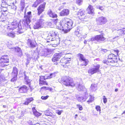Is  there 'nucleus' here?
<instances>
[{"instance_id": "nucleus-1", "label": "nucleus", "mask_w": 125, "mask_h": 125, "mask_svg": "<svg viewBox=\"0 0 125 125\" xmlns=\"http://www.w3.org/2000/svg\"><path fill=\"white\" fill-rule=\"evenodd\" d=\"M117 61L116 56L111 53L108 55V61L104 60L103 62L108 65H110L112 66H114L115 65V63H116Z\"/></svg>"}, {"instance_id": "nucleus-2", "label": "nucleus", "mask_w": 125, "mask_h": 125, "mask_svg": "<svg viewBox=\"0 0 125 125\" xmlns=\"http://www.w3.org/2000/svg\"><path fill=\"white\" fill-rule=\"evenodd\" d=\"M25 16H24L25 19L23 20L22 21V24L23 26L22 27L21 26V24H20L19 27L20 28H23L24 27H27L28 26V24L30 22V19L32 17L31 12L29 11L28 12L27 14H26V11L24 12Z\"/></svg>"}, {"instance_id": "nucleus-3", "label": "nucleus", "mask_w": 125, "mask_h": 125, "mask_svg": "<svg viewBox=\"0 0 125 125\" xmlns=\"http://www.w3.org/2000/svg\"><path fill=\"white\" fill-rule=\"evenodd\" d=\"M67 23L65 24L61 23L59 25V27L60 29L62 30H70L72 28L73 24L72 21L70 19H67Z\"/></svg>"}, {"instance_id": "nucleus-4", "label": "nucleus", "mask_w": 125, "mask_h": 125, "mask_svg": "<svg viewBox=\"0 0 125 125\" xmlns=\"http://www.w3.org/2000/svg\"><path fill=\"white\" fill-rule=\"evenodd\" d=\"M52 52L51 49L41 48L40 49L38 53L41 56L49 57L51 56Z\"/></svg>"}, {"instance_id": "nucleus-5", "label": "nucleus", "mask_w": 125, "mask_h": 125, "mask_svg": "<svg viewBox=\"0 0 125 125\" xmlns=\"http://www.w3.org/2000/svg\"><path fill=\"white\" fill-rule=\"evenodd\" d=\"M106 38L102 34L97 35L91 39V40L96 43H99L104 41Z\"/></svg>"}, {"instance_id": "nucleus-6", "label": "nucleus", "mask_w": 125, "mask_h": 125, "mask_svg": "<svg viewBox=\"0 0 125 125\" xmlns=\"http://www.w3.org/2000/svg\"><path fill=\"white\" fill-rule=\"evenodd\" d=\"M9 62V59L7 55L1 56L0 58V66L4 67L7 66Z\"/></svg>"}, {"instance_id": "nucleus-7", "label": "nucleus", "mask_w": 125, "mask_h": 125, "mask_svg": "<svg viewBox=\"0 0 125 125\" xmlns=\"http://www.w3.org/2000/svg\"><path fill=\"white\" fill-rule=\"evenodd\" d=\"M54 74L51 73L49 75H48L47 77L46 76H41L40 77L39 79V83L40 84L42 85H47V83L46 81H44V80L46 79L51 78L55 76Z\"/></svg>"}, {"instance_id": "nucleus-8", "label": "nucleus", "mask_w": 125, "mask_h": 125, "mask_svg": "<svg viewBox=\"0 0 125 125\" xmlns=\"http://www.w3.org/2000/svg\"><path fill=\"white\" fill-rule=\"evenodd\" d=\"M78 57L79 58V60L81 62L80 65L81 66H86L89 62L88 60L85 59L83 55L79 53L78 54Z\"/></svg>"}, {"instance_id": "nucleus-9", "label": "nucleus", "mask_w": 125, "mask_h": 125, "mask_svg": "<svg viewBox=\"0 0 125 125\" xmlns=\"http://www.w3.org/2000/svg\"><path fill=\"white\" fill-rule=\"evenodd\" d=\"M45 21L44 20L40 19L37 21L36 23L34 25L33 27L34 29H38L42 28L44 26Z\"/></svg>"}, {"instance_id": "nucleus-10", "label": "nucleus", "mask_w": 125, "mask_h": 125, "mask_svg": "<svg viewBox=\"0 0 125 125\" xmlns=\"http://www.w3.org/2000/svg\"><path fill=\"white\" fill-rule=\"evenodd\" d=\"M61 82L66 86H73L75 85L73 81L70 78H69L66 79L62 80Z\"/></svg>"}, {"instance_id": "nucleus-11", "label": "nucleus", "mask_w": 125, "mask_h": 125, "mask_svg": "<svg viewBox=\"0 0 125 125\" xmlns=\"http://www.w3.org/2000/svg\"><path fill=\"white\" fill-rule=\"evenodd\" d=\"M100 65L99 64L94 66L93 68H90L89 70L88 71L89 74L92 75L99 72L100 71Z\"/></svg>"}, {"instance_id": "nucleus-12", "label": "nucleus", "mask_w": 125, "mask_h": 125, "mask_svg": "<svg viewBox=\"0 0 125 125\" xmlns=\"http://www.w3.org/2000/svg\"><path fill=\"white\" fill-rule=\"evenodd\" d=\"M58 36V33L57 31H51L48 34L47 38V40L51 39L52 40L53 39H55Z\"/></svg>"}, {"instance_id": "nucleus-13", "label": "nucleus", "mask_w": 125, "mask_h": 125, "mask_svg": "<svg viewBox=\"0 0 125 125\" xmlns=\"http://www.w3.org/2000/svg\"><path fill=\"white\" fill-rule=\"evenodd\" d=\"M43 113L44 114V115H43V117H44V115H46L48 116L49 118H53L54 119H56L57 118V117L56 115H53L49 110L44 111Z\"/></svg>"}, {"instance_id": "nucleus-14", "label": "nucleus", "mask_w": 125, "mask_h": 125, "mask_svg": "<svg viewBox=\"0 0 125 125\" xmlns=\"http://www.w3.org/2000/svg\"><path fill=\"white\" fill-rule=\"evenodd\" d=\"M8 25L11 30H13L18 27V23L16 20H14L13 22L9 24Z\"/></svg>"}, {"instance_id": "nucleus-15", "label": "nucleus", "mask_w": 125, "mask_h": 125, "mask_svg": "<svg viewBox=\"0 0 125 125\" xmlns=\"http://www.w3.org/2000/svg\"><path fill=\"white\" fill-rule=\"evenodd\" d=\"M52 40L51 39L47 40V42H51V43L52 44L56 45H58L60 43V38L58 36H57V38H55V39Z\"/></svg>"}, {"instance_id": "nucleus-16", "label": "nucleus", "mask_w": 125, "mask_h": 125, "mask_svg": "<svg viewBox=\"0 0 125 125\" xmlns=\"http://www.w3.org/2000/svg\"><path fill=\"white\" fill-rule=\"evenodd\" d=\"M60 54L56 53L55 54L53 57L52 59V61L53 62L55 65H57V61L59 60L61 57Z\"/></svg>"}, {"instance_id": "nucleus-17", "label": "nucleus", "mask_w": 125, "mask_h": 125, "mask_svg": "<svg viewBox=\"0 0 125 125\" xmlns=\"http://www.w3.org/2000/svg\"><path fill=\"white\" fill-rule=\"evenodd\" d=\"M84 12L85 11L84 10H80L77 13V15L78 17H79V19L82 21H83L85 17V16Z\"/></svg>"}, {"instance_id": "nucleus-18", "label": "nucleus", "mask_w": 125, "mask_h": 125, "mask_svg": "<svg viewBox=\"0 0 125 125\" xmlns=\"http://www.w3.org/2000/svg\"><path fill=\"white\" fill-rule=\"evenodd\" d=\"M97 21L99 24L102 25L105 23L107 20L105 18L102 16L98 18L97 19Z\"/></svg>"}, {"instance_id": "nucleus-19", "label": "nucleus", "mask_w": 125, "mask_h": 125, "mask_svg": "<svg viewBox=\"0 0 125 125\" xmlns=\"http://www.w3.org/2000/svg\"><path fill=\"white\" fill-rule=\"evenodd\" d=\"M69 10L67 9H64L60 13V15L61 16H64L68 15L69 13Z\"/></svg>"}, {"instance_id": "nucleus-20", "label": "nucleus", "mask_w": 125, "mask_h": 125, "mask_svg": "<svg viewBox=\"0 0 125 125\" xmlns=\"http://www.w3.org/2000/svg\"><path fill=\"white\" fill-rule=\"evenodd\" d=\"M45 4L46 3H44L38 7L37 10L38 11V13L39 15H40L44 10Z\"/></svg>"}, {"instance_id": "nucleus-21", "label": "nucleus", "mask_w": 125, "mask_h": 125, "mask_svg": "<svg viewBox=\"0 0 125 125\" xmlns=\"http://www.w3.org/2000/svg\"><path fill=\"white\" fill-rule=\"evenodd\" d=\"M28 90V87L26 85L22 86L19 89V92L20 93H25Z\"/></svg>"}, {"instance_id": "nucleus-22", "label": "nucleus", "mask_w": 125, "mask_h": 125, "mask_svg": "<svg viewBox=\"0 0 125 125\" xmlns=\"http://www.w3.org/2000/svg\"><path fill=\"white\" fill-rule=\"evenodd\" d=\"M27 44L30 47L33 48L36 46V42L33 40L28 39L27 41Z\"/></svg>"}, {"instance_id": "nucleus-23", "label": "nucleus", "mask_w": 125, "mask_h": 125, "mask_svg": "<svg viewBox=\"0 0 125 125\" xmlns=\"http://www.w3.org/2000/svg\"><path fill=\"white\" fill-rule=\"evenodd\" d=\"M11 30L8 25H6L4 27V28L2 31V32L5 35H6Z\"/></svg>"}, {"instance_id": "nucleus-24", "label": "nucleus", "mask_w": 125, "mask_h": 125, "mask_svg": "<svg viewBox=\"0 0 125 125\" xmlns=\"http://www.w3.org/2000/svg\"><path fill=\"white\" fill-rule=\"evenodd\" d=\"M26 72H24V82L25 84L29 85L31 80L29 79L28 77L26 75Z\"/></svg>"}, {"instance_id": "nucleus-25", "label": "nucleus", "mask_w": 125, "mask_h": 125, "mask_svg": "<svg viewBox=\"0 0 125 125\" xmlns=\"http://www.w3.org/2000/svg\"><path fill=\"white\" fill-rule=\"evenodd\" d=\"M77 89L78 90L80 91H83L84 92L86 91V89L83 86V85L82 84H80L79 83H77Z\"/></svg>"}, {"instance_id": "nucleus-26", "label": "nucleus", "mask_w": 125, "mask_h": 125, "mask_svg": "<svg viewBox=\"0 0 125 125\" xmlns=\"http://www.w3.org/2000/svg\"><path fill=\"white\" fill-rule=\"evenodd\" d=\"M20 24H21V26L22 27L23 26V25L22 24V21L21 22L20 21V22H19V23H18V27L19 30L18 31V32H19L20 33H22L26 29V28H28L29 27V24H28V26L27 27H25L24 26L23 27V28H22V29L20 28L19 27Z\"/></svg>"}, {"instance_id": "nucleus-27", "label": "nucleus", "mask_w": 125, "mask_h": 125, "mask_svg": "<svg viewBox=\"0 0 125 125\" xmlns=\"http://www.w3.org/2000/svg\"><path fill=\"white\" fill-rule=\"evenodd\" d=\"M15 51L17 52V54L18 56L21 57L22 55V52L21 49L18 47L15 48Z\"/></svg>"}, {"instance_id": "nucleus-28", "label": "nucleus", "mask_w": 125, "mask_h": 125, "mask_svg": "<svg viewBox=\"0 0 125 125\" xmlns=\"http://www.w3.org/2000/svg\"><path fill=\"white\" fill-rule=\"evenodd\" d=\"M88 13L89 14H92L93 13L94 10L93 6L91 5H89L87 9Z\"/></svg>"}, {"instance_id": "nucleus-29", "label": "nucleus", "mask_w": 125, "mask_h": 125, "mask_svg": "<svg viewBox=\"0 0 125 125\" xmlns=\"http://www.w3.org/2000/svg\"><path fill=\"white\" fill-rule=\"evenodd\" d=\"M116 31L119 34L120 36H122V35L125 34V28L117 30Z\"/></svg>"}, {"instance_id": "nucleus-30", "label": "nucleus", "mask_w": 125, "mask_h": 125, "mask_svg": "<svg viewBox=\"0 0 125 125\" xmlns=\"http://www.w3.org/2000/svg\"><path fill=\"white\" fill-rule=\"evenodd\" d=\"M48 14L50 16L53 18H57V15L55 13L52 12L51 10L48 11Z\"/></svg>"}, {"instance_id": "nucleus-31", "label": "nucleus", "mask_w": 125, "mask_h": 125, "mask_svg": "<svg viewBox=\"0 0 125 125\" xmlns=\"http://www.w3.org/2000/svg\"><path fill=\"white\" fill-rule=\"evenodd\" d=\"M51 20H52L51 22H49L48 23L49 25L51 26L52 24L56 25V23L58 21V19H51Z\"/></svg>"}, {"instance_id": "nucleus-32", "label": "nucleus", "mask_w": 125, "mask_h": 125, "mask_svg": "<svg viewBox=\"0 0 125 125\" xmlns=\"http://www.w3.org/2000/svg\"><path fill=\"white\" fill-rule=\"evenodd\" d=\"M6 35L12 38L15 36V34L14 32L12 31H10Z\"/></svg>"}, {"instance_id": "nucleus-33", "label": "nucleus", "mask_w": 125, "mask_h": 125, "mask_svg": "<svg viewBox=\"0 0 125 125\" xmlns=\"http://www.w3.org/2000/svg\"><path fill=\"white\" fill-rule=\"evenodd\" d=\"M18 73L17 69L15 67H13V71L12 73V75H14L15 76H17Z\"/></svg>"}, {"instance_id": "nucleus-34", "label": "nucleus", "mask_w": 125, "mask_h": 125, "mask_svg": "<svg viewBox=\"0 0 125 125\" xmlns=\"http://www.w3.org/2000/svg\"><path fill=\"white\" fill-rule=\"evenodd\" d=\"M32 110L33 114L36 116L38 117L41 115V114L37 112L34 107L32 108Z\"/></svg>"}, {"instance_id": "nucleus-35", "label": "nucleus", "mask_w": 125, "mask_h": 125, "mask_svg": "<svg viewBox=\"0 0 125 125\" xmlns=\"http://www.w3.org/2000/svg\"><path fill=\"white\" fill-rule=\"evenodd\" d=\"M90 89L92 91H95L97 89V85L95 84H92L90 87Z\"/></svg>"}, {"instance_id": "nucleus-36", "label": "nucleus", "mask_w": 125, "mask_h": 125, "mask_svg": "<svg viewBox=\"0 0 125 125\" xmlns=\"http://www.w3.org/2000/svg\"><path fill=\"white\" fill-rule=\"evenodd\" d=\"M33 100V99L32 98H30L28 99L25 101V102L23 104L25 105H28L29 103L31 102Z\"/></svg>"}, {"instance_id": "nucleus-37", "label": "nucleus", "mask_w": 125, "mask_h": 125, "mask_svg": "<svg viewBox=\"0 0 125 125\" xmlns=\"http://www.w3.org/2000/svg\"><path fill=\"white\" fill-rule=\"evenodd\" d=\"M20 8L21 10H22L25 7V3L24 0H21V3Z\"/></svg>"}, {"instance_id": "nucleus-38", "label": "nucleus", "mask_w": 125, "mask_h": 125, "mask_svg": "<svg viewBox=\"0 0 125 125\" xmlns=\"http://www.w3.org/2000/svg\"><path fill=\"white\" fill-rule=\"evenodd\" d=\"M68 61H67L66 59L64 58L61 59L60 61V63H63L64 64L68 63Z\"/></svg>"}, {"instance_id": "nucleus-39", "label": "nucleus", "mask_w": 125, "mask_h": 125, "mask_svg": "<svg viewBox=\"0 0 125 125\" xmlns=\"http://www.w3.org/2000/svg\"><path fill=\"white\" fill-rule=\"evenodd\" d=\"M7 2L6 1H2V3L1 4V7H6L7 5Z\"/></svg>"}, {"instance_id": "nucleus-40", "label": "nucleus", "mask_w": 125, "mask_h": 125, "mask_svg": "<svg viewBox=\"0 0 125 125\" xmlns=\"http://www.w3.org/2000/svg\"><path fill=\"white\" fill-rule=\"evenodd\" d=\"M94 99V97L91 95H90L89 99L87 102L89 103H91L93 101Z\"/></svg>"}, {"instance_id": "nucleus-41", "label": "nucleus", "mask_w": 125, "mask_h": 125, "mask_svg": "<svg viewBox=\"0 0 125 125\" xmlns=\"http://www.w3.org/2000/svg\"><path fill=\"white\" fill-rule=\"evenodd\" d=\"M78 100L79 101L82 102L85 101V99L83 97H79L78 98Z\"/></svg>"}, {"instance_id": "nucleus-42", "label": "nucleus", "mask_w": 125, "mask_h": 125, "mask_svg": "<svg viewBox=\"0 0 125 125\" xmlns=\"http://www.w3.org/2000/svg\"><path fill=\"white\" fill-rule=\"evenodd\" d=\"M83 2L82 0H77L76 1V3L79 5L82 4Z\"/></svg>"}, {"instance_id": "nucleus-43", "label": "nucleus", "mask_w": 125, "mask_h": 125, "mask_svg": "<svg viewBox=\"0 0 125 125\" xmlns=\"http://www.w3.org/2000/svg\"><path fill=\"white\" fill-rule=\"evenodd\" d=\"M84 94H85L84 97V98L85 99V100L88 97V93L87 92V90L86 91H84Z\"/></svg>"}, {"instance_id": "nucleus-44", "label": "nucleus", "mask_w": 125, "mask_h": 125, "mask_svg": "<svg viewBox=\"0 0 125 125\" xmlns=\"http://www.w3.org/2000/svg\"><path fill=\"white\" fill-rule=\"evenodd\" d=\"M96 8L97 9H99L102 11H103L104 10V7L103 6H97Z\"/></svg>"}, {"instance_id": "nucleus-45", "label": "nucleus", "mask_w": 125, "mask_h": 125, "mask_svg": "<svg viewBox=\"0 0 125 125\" xmlns=\"http://www.w3.org/2000/svg\"><path fill=\"white\" fill-rule=\"evenodd\" d=\"M63 112L62 110H61L60 111L59 110H56V113L58 115H61V113Z\"/></svg>"}, {"instance_id": "nucleus-46", "label": "nucleus", "mask_w": 125, "mask_h": 125, "mask_svg": "<svg viewBox=\"0 0 125 125\" xmlns=\"http://www.w3.org/2000/svg\"><path fill=\"white\" fill-rule=\"evenodd\" d=\"M14 77L11 80V82H14V81H15L17 80V76H15L14 75H12Z\"/></svg>"}, {"instance_id": "nucleus-47", "label": "nucleus", "mask_w": 125, "mask_h": 125, "mask_svg": "<svg viewBox=\"0 0 125 125\" xmlns=\"http://www.w3.org/2000/svg\"><path fill=\"white\" fill-rule=\"evenodd\" d=\"M1 9L4 12H6L7 10V9L6 6L5 7H1Z\"/></svg>"}, {"instance_id": "nucleus-48", "label": "nucleus", "mask_w": 125, "mask_h": 125, "mask_svg": "<svg viewBox=\"0 0 125 125\" xmlns=\"http://www.w3.org/2000/svg\"><path fill=\"white\" fill-rule=\"evenodd\" d=\"M103 102L105 104L106 103L107 101V99L105 97V96H103Z\"/></svg>"}, {"instance_id": "nucleus-49", "label": "nucleus", "mask_w": 125, "mask_h": 125, "mask_svg": "<svg viewBox=\"0 0 125 125\" xmlns=\"http://www.w3.org/2000/svg\"><path fill=\"white\" fill-rule=\"evenodd\" d=\"M95 109L97 111H101V107L98 105H97L95 107Z\"/></svg>"}, {"instance_id": "nucleus-50", "label": "nucleus", "mask_w": 125, "mask_h": 125, "mask_svg": "<svg viewBox=\"0 0 125 125\" xmlns=\"http://www.w3.org/2000/svg\"><path fill=\"white\" fill-rule=\"evenodd\" d=\"M39 4L38 2L36 1L34 2V3L32 5V7H36L38 4Z\"/></svg>"}, {"instance_id": "nucleus-51", "label": "nucleus", "mask_w": 125, "mask_h": 125, "mask_svg": "<svg viewBox=\"0 0 125 125\" xmlns=\"http://www.w3.org/2000/svg\"><path fill=\"white\" fill-rule=\"evenodd\" d=\"M48 96H42L41 98L42 100H45L47 99L49 97Z\"/></svg>"}, {"instance_id": "nucleus-52", "label": "nucleus", "mask_w": 125, "mask_h": 125, "mask_svg": "<svg viewBox=\"0 0 125 125\" xmlns=\"http://www.w3.org/2000/svg\"><path fill=\"white\" fill-rule=\"evenodd\" d=\"M77 107L79 108V110H82L83 109V107L82 106L79 104H77Z\"/></svg>"}, {"instance_id": "nucleus-53", "label": "nucleus", "mask_w": 125, "mask_h": 125, "mask_svg": "<svg viewBox=\"0 0 125 125\" xmlns=\"http://www.w3.org/2000/svg\"><path fill=\"white\" fill-rule=\"evenodd\" d=\"M36 1L39 4L42 3L43 1V0H36Z\"/></svg>"}, {"instance_id": "nucleus-54", "label": "nucleus", "mask_w": 125, "mask_h": 125, "mask_svg": "<svg viewBox=\"0 0 125 125\" xmlns=\"http://www.w3.org/2000/svg\"><path fill=\"white\" fill-rule=\"evenodd\" d=\"M52 88H50L49 87H47V89H46L45 90H48L50 91H52Z\"/></svg>"}, {"instance_id": "nucleus-55", "label": "nucleus", "mask_w": 125, "mask_h": 125, "mask_svg": "<svg viewBox=\"0 0 125 125\" xmlns=\"http://www.w3.org/2000/svg\"><path fill=\"white\" fill-rule=\"evenodd\" d=\"M114 51L116 53V55H118L119 52V51L117 50H114Z\"/></svg>"}, {"instance_id": "nucleus-56", "label": "nucleus", "mask_w": 125, "mask_h": 125, "mask_svg": "<svg viewBox=\"0 0 125 125\" xmlns=\"http://www.w3.org/2000/svg\"><path fill=\"white\" fill-rule=\"evenodd\" d=\"M80 33L78 31H75L74 32V34L76 35H77Z\"/></svg>"}, {"instance_id": "nucleus-57", "label": "nucleus", "mask_w": 125, "mask_h": 125, "mask_svg": "<svg viewBox=\"0 0 125 125\" xmlns=\"http://www.w3.org/2000/svg\"><path fill=\"white\" fill-rule=\"evenodd\" d=\"M43 89L45 90H45L46 89H47V87H42L41 88V89Z\"/></svg>"}, {"instance_id": "nucleus-58", "label": "nucleus", "mask_w": 125, "mask_h": 125, "mask_svg": "<svg viewBox=\"0 0 125 125\" xmlns=\"http://www.w3.org/2000/svg\"><path fill=\"white\" fill-rule=\"evenodd\" d=\"M21 115L22 116H23L24 115V112H23L22 111L21 113Z\"/></svg>"}, {"instance_id": "nucleus-59", "label": "nucleus", "mask_w": 125, "mask_h": 125, "mask_svg": "<svg viewBox=\"0 0 125 125\" xmlns=\"http://www.w3.org/2000/svg\"><path fill=\"white\" fill-rule=\"evenodd\" d=\"M118 37H119V36H116L115 37L113 38V39H116L117 38H118Z\"/></svg>"}, {"instance_id": "nucleus-60", "label": "nucleus", "mask_w": 125, "mask_h": 125, "mask_svg": "<svg viewBox=\"0 0 125 125\" xmlns=\"http://www.w3.org/2000/svg\"><path fill=\"white\" fill-rule=\"evenodd\" d=\"M14 7L13 8V10H16V7L15 6H14Z\"/></svg>"}, {"instance_id": "nucleus-61", "label": "nucleus", "mask_w": 125, "mask_h": 125, "mask_svg": "<svg viewBox=\"0 0 125 125\" xmlns=\"http://www.w3.org/2000/svg\"><path fill=\"white\" fill-rule=\"evenodd\" d=\"M81 35V34L80 33H79L77 35L78 37H80V36Z\"/></svg>"}, {"instance_id": "nucleus-62", "label": "nucleus", "mask_w": 125, "mask_h": 125, "mask_svg": "<svg viewBox=\"0 0 125 125\" xmlns=\"http://www.w3.org/2000/svg\"><path fill=\"white\" fill-rule=\"evenodd\" d=\"M2 15V13L0 11V18L1 17Z\"/></svg>"}, {"instance_id": "nucleus-63", "label": "nucleus", "mask_w": 125, "mask_h": 125, "mask_svg": "<svg viewBox=\"0 0 125 125\" xmlns=\"http://www.w3.org/2000/svg\"><path fill=\"white\" fill-rule=\"evenodd\" d=\"M103 50V51L105 52H106L107 51V50L106 49H104Z\"/></svg>"}, {"instance_id": "nucleus-64", "label": "nucleus", "mask_w": 125, "mask_h": 125, "mask_svg": "<svg viewBox=\"0 0 125 125\" xmlns=\"http://www.w3.org/2000/svg\"><path fill=\"white\" fill-rule=\"evenodd\" d=\"M87 42L85 40L84 41V44H86L87 43Z\"/></svg>"}]
</instances>
